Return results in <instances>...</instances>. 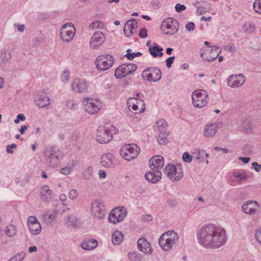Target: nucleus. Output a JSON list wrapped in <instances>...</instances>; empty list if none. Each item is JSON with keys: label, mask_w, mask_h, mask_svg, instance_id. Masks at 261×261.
<instances>
[{"label": "nucleus", "mask_w": 261, "mask_h": 261, "mask_svg": "<svg viewBox=\"0 0 261 261\" xmlns=\"http://www.w3.org/2000/svg\"><path fill=\"white\" fill-rule=\"evenodd\" d=\"M199 243L205 248L217 249L227 240L225 230L214 224H208L200 228L197 233Z\"/></svg>", "instance_id": "nucleus-1"}, {"label": "nucleus", "mask_w": 261, "mask_h": 261, "mask_svg": "<svg viewBox=\"0 0 261 261\" xmlns=\"http://www.w3.org/2000/svg\"><path fill=\"white\" fill-rule=\"evenodd\" d=\"M46 163L50 167H56L62 158L61 151L56 146L47 147L44 152Z\"/></svg>", "instance_id": "nucleus-2"}, {"label": "nucleus", "mask_w": 261, "mask_h": 261, "mask_svg": "<svg viewBox=\"0 0 261 261\" xmlns=\"http://www.w3.org/2000/svg\"><path fill=\"white\" fill-rule=\"evenodd\" d=\"M177 233L174 230H169L162 234L159 240L160 247L165 251L170 250L178 240Z\"/></svg>", "instance_id": "nucleus-3"}, {"label": "nucleus", "mask_w": 261, "mask_h": 261, "mask_svg": "<svg viewBox=\"0 0 261 261\" xmlns=\"http://www.w3.org/2000/svg\"><path fill=\"white\" fill-rule=\"evenodd\" d=\"M116 132L113 125H107L99 127L97 130L96 139L101 144L109 143L113 138V134Z\"/></svg>", "instance_id": "nucleus-4"}, {"label": "nucleus", "mask_w": 261, "mask_h": 261, "mask_svg": "<svg viewBox=\"0 0 261 261\" xmlns=\"http://www.w3.org/2000/svg\"><path fill=\"white\" fill-rule=\"evenodd\" d=\"M140 150V148L137 145L129 144L123 146L121 148L119 153L124 159L129 161L138 156Z\"/></svg>", "instance_id": "nucleus-5"}, {"label": "nucleus", "mask_w": 261, "mask_h": 261, "mask_svg": "<svg viewBox=\"0 0 261 261\" xmlns=\"http://www.w3.org/2000/svg\"><path fill=\"white\" fill-rule=\"evenodd\" d=\"M178 21L172 18H168L163 20L161 24V30L166 35L175 34L178 30Z\"/></svg>", "instance_id": "nucleus-6"}, {"label": "nucleus", "mask_w": 261, "mask_h": 261, "mask_svg": "<svg viewBox=\"0 0 261 261\" xmlns=\"http://www.w3.org/2000/svg\"><path fill=\"white\" fill-rule=\"evenodd\" d=\"M165 173L172 181H177L183 176V172L180 165L168 164L166 166Z\"/></svg>", "instance_id": "nucleus-7"}, {"label": "nucleus", "mask_w": 261, "mask_h": 261, "mask_svg": "<svg viewBox=\"0 0 261 261\" xmlns=\"http://www.w3.org/2000/svg\"><path fill=\"white\" fill-rule=\"evenodd\" d=\"M82 103L85 110L92 115L97 113L102 107L100 101L92 98H84Z\"/></svg>", "instance_id": "nucleus-8"}, {"label": "nucleus", "mask_w": 261, "mask_h": 261, "mask_svg": "<svg viewBox=\"0 0 261 261\" xmlns=\"http://www.w3.org/2000/svg\"><path fill=\"white\" fill-rule=\"evenodd\" d=\"M142 77L149 82H156L162 78V72L160 69L154 67L147 68L143 70Z\"/></svg>", "instance_id": "nucleus-9"}, {"label": "nucleus", "mask_w": 261, "mask_h": 261, "mask_svg": "<svg viewBox=\"0 0 261 261\" xmlns=\"http://www.w3.org/2000/svg\"><path fill=\"white\" fill-rule=\"evenodd\" d=\"M75 33V29L72 22H67L64 24L61 28L60 36L61 39L64 41L69 42L73 38Z\"/></svg>", "instance_id": "nucleus-10"}, {"label": "nucleus", "mask_w": 261, "mask_h": 261, "mask_svg": "<svg viewBox=\"0 0 261 261\" xmlns=\"http://www.w3.org/2000/svg\"><path fill=\"white\" fill-rule=\"evenodd\" d=\"M207 96L206 91L202 90L194 91L192 95L193 105L197 108L203 107L207 103L206 98Z\"/></svg>", "instance_id": "nucleus-11"}, {"label": "nucleus", "mask_w": 261, "mask_h": 261, "mask_svg": "<svg viewBox=\"0 0 261 261\" xmlns=\"http://www.w3.org/2000/svg\"><path fill=\"white\" fill-rule=\"evenodd\" d=\"M113 63L114 58L110 55L99 56L95 61L96 67L102 71L109 69Z\"/></svg>", "instance_id": "nucleus-12"}, {"label": "nucleus", "mask_w": 261, "mask_h": 261, "mask_svg": "<svg viewBox=\"0 0 261 261\" xmlns=\"http://www.w3.org/2000/svg\"><path fill=\"white\" fill-rule=\"evenodd\" d=\"M127 212L124 207H118L114 208L109 215V221L116 224L122 221L126 217Z\"/></svg>", "instance_id": "nucleus-13"}, {"label": "nucleus", "mask_w": 261, "mask_h": 261, "mask_svg": "<svg viewBox=\"0 0 261 261\" xmlns=\"http://www.w3.org/2000/svg\"><path fill=\"white\" fill-rule=\"evenodd\" d=\"M106 203L102 200L94 201L91 203V212L96 218L102 219L105 215Z\"/></svg>", "instance_id": "nucleus-14"}, {"label": "nucleus", "mask_w": 261, "mask_h": 261, "mask_svg": "<svg viewBox=\"0 0 261 261\" xmlns=\"http://www.w3.org/2000/svg\"><path fill=\"white\" fill-rule=\"evenodd\" d=\"M137 68V66L134 64H123L116 68L115 76L117 79H121L133 72Z\"/></svg>", "instance_id": "nucleus-15"}, {"label": "nucleus", "mask_w": 261, "mask_h": 261, "mask_svg": "<svg viewBox=\"0 0 261 261\" xmlns=\"http://www.w3.org/2000/svg\"><path fill=\"white\" fill-rule=\"evenodd\" d=\"M245 81V76L243 74H239L230 75L227 80V83L230 87L236 88L243 85Z\"/></svg>", "instance_id": "nucleus-16"}, {"label": "nucleus", "mask_w": 261, "mask_h": 261, "mask_svg": "<svg viewBox=\"0 0 261 261\" xmlns=\"http://www.w3.org/2000/svg\"><path fill=\"white\" fill-rule=\"evenodd\" d=\"M100 162L106 168H114L119 164L116 158L110 153L102 155L100 158Z\"/></svg>", "instance_id": "nucleus-17"}, {"label": "nucleus", "mask_w": 261, "mask_h": 261, "mask_svg": "<svg viewBox=\"0 0 261 261\" xmlns=\"http://www.w3.org/2000/svg\"><path fill=\"white\" fill-rule=\"evenodd\" d=\"M260 206L256 201L250 200L246 202L242 206L243 211L248 214L254 215L259 210Z\"/></svg>", "instance_id": "nucleus-18"}, {"label": "nucleus", "mask_w": 261, "mask_h": 261, "mask_svg": "<svg viewBox=\"0 0 261 261\" xmlns=\"http://www.w3.org/2000/svg\"><path fill=\"white\" fill-rule=\"evenodd\" d=\"M137 28L138 23L135 19H132L127 21L123 28V32L125 36L129 37L131 35L135 34Z\"/></svg>", "instance_id": "nucleus-19"}, {"label": "nucleus", "mask_w": 261, "mask_h": 261, "mask_svg": "<svg viewBox=\"0 0 261 261\" xmlns=\"http://www.w3.org/2000/svg\"><path fill=\"white\" fill-rule=\"evenodd\" d=\"M105 36L103 33L96 32L92 36L90 45L92 48H96L101 45L105 41Z\"/></svg>", "instance_id": "nucleus-20"}, {"label": "nucleus", "mask_w": 261, "mask_h": 261, "mask_svg": "<svg viewBox=\"0 0 261 261\" xmlns=\"http://www.w3.org/2000/svg\"><path fill=\"white\" fill-rule=\"evenodd\" d=\"M72 90L76 92L82 93L87 90V83L83 80L75 79L71 84Z\"/></svg>", "instance_id": "nucleus-21"}, {"label": "nucleus", "mask_w": 261, "mask_h": 261, "mask_svg": "<svg viewBox=\"0 0 261 261\" xmlns=\"http://www.w3.org/2000/svg\"><path fill=\"white\" fill-rule=\"evenodd\" d=\"M164 165V158L160 155L152 156L149 160V166L152 170H159Z\"/></svg>", "instance_id": "nucleus-22"}, {"label": "nucleus", "mask_w": 261, "mask_h": 261, "mask_svg": "<svg viewBox=\"0 0 261 261\" xmlns=\"http://www.w3.org/2000/svg\"><path fill=\"white\" fill-rule=\"evenodd\" d=\"M145 177L148 181L156 183L161 180L162 173L159 170H153L146 173Z\"/></svg>", "instance_id": "nucleus-23"}, {"label": "nucleus", "mask_w": 261, "mask_h": 261, "mask_svg": "<svg viewBox=\"0 0 261 261\" xmlns=\"http://www.w3.org/2000/svg\"><path fill=\"white\" fill-rule=\"evenodd\" d=\"M221 49L220 47L217 46H213L212 48L210 49V52L214 53V55L205 56L206 54H204L203 52H202V50H201L200 56L203 59V60L209 62L213 61L218 57V55L221 53Z\"/></svg>", "instance_id": "nucleus-24"}, {"label": "nucleus", "mask_w": 261, "mask_h": 261, "mask_svg": "<svg viewBox=\"0 0 261 261\" xmlns=\"http://www.w3.org/2000/svg\"><path fill=\"white\" fill-rule=\"evenodd\" d=\"M137 246L139 250L145 253L150 254L152 253L150 244L145 238L140 239L137 242Z\"/></svg>", "instance_id": "nucleus-25"}, {"label": "nucleus", "mask_w": 261, "mask_h": 261, "mask_svg": "<svg viewBox=\"0 0 261 261\" xmlns=\"http://www.w3.org/2000/svg\"><path fill=\"white\" fill-rule=\"evenodd\" d=\"M217 132V125L216 123L207 124L205 127L203 136L205 137H213Z\"/></svg>", "instance_id": "nucleus-26"}, {"label": "nucleus", "mask_w": 261, "mask_h": 261, "mask_svg": "<svg viewBox=\"0 0 261 261\" xmlns=\"http://www.w3.org/2000/svg\"><path fill=\"white\" fill-rule=\"evenodd\" d=\"M163 48L159 46L156 43H154L152 46H149L148 48L149 53L154 58L162 57L163 55Z\"/></svg>", "instance_id": "nucleus-27"}, {"label": "nucleus", "mask_w": 261, "mask_h": 261, "mask_svg": "<svg viewBox=\"0 0 261 261\" xmlns=\"http://www.w3.org/2000/svg\"><path fill=\"white\" fill-rule=\"evenodd\" d=\"M98 245V242L95 240H86L81 244L82 248L86 250H90L95 248Z\"/></svg>", "instance_id": "nucleus-28"}, {"label": "nucleus", "mask_w": 261, "mask_h": 261, "mask_svg": "<svg viewBox=\"0 0 261 261\" xmlns=\"http://www.w3.org/2000/svg\"><path fill=\"white\" fill-rule=\"evenodd\" d=\"M142 104L143 106L145 105L144 101L141 99H138L136 98L130 97L128 99L127 105L128 107H130L132 105V108L133 110L136 111L138 109V105Z\"/></svg>", "instance_id": "nucleus-29"}, {"label": "nucleus", "mask_w": 261, "mask_h": 261, "mask_svg": "<svg viewBox=\"0 0 261 261\" xmlns=\"http://www.w3.org/2000/svg\"><path fill=\"white\" fill-rule=\"evenodd\" d=\"M49 98L46 96L45 94L40 95V97L37 98V106L39 108H44L49 106Z\"/></svg>", "instance_id": "nucleus-30"}, {"label": "nucleus", "mask_w": 261, "mask_h": 261, "mask_svg": "<svg viewBox=\"0 0 261 261\" xmlns=\"http://www.w3.org/2000/svg\"><path fill=\"white\" fill-rule=\"evenodd\" d=\"M242 28L243 31L248 34L253 33L256 30V27L254 23L250 21L246 22L243 24Z\"/></svg>", "instance_id": "nucleus-31"}, {"label": "nucleus", "mask_w": 261, "mask_h": 261, "mask_svg": "<svg viewBox=\"0 0 261 261\" xmlns=\"http://www.w3.org/2000/svg\"><path fill=\"white\" fill-rule=\"evenodd\" d=\"M123 240V234L120 231H115L112 235V241L114 245L119 244Z\"/></svg>", "instance_id": "nucleus-32"}, {"label": "nucleus", "mask_w": 261, "mask_h": 261, "mask_svg": "<svg viewBox=\"0 0 261 261\" xmlns=\"http://www.w3.org/2000/svg\"><path fill=\"white\" fill-rule=\"evenodd\" d=\"M5 232L8 237H13L17 233L16 227L13 224H9L6 227Z\"/></svg>", "instance_id": "nucleus-33"}, {"label": "nucleus", "mask_w": 261, "mask_h": 261, "mask_svg": "<svg viewBox=\"0 0 261 261\" xmlns=\"http://www.w3.org/2000/svg\"><path fill=\"white\" fill-rule=\"evenodd\" d=\"M158 132L159 133L157 139L158 143L161 145L165 144L167 141V135L166 133L165 130H160V129H159Z\"/></svg>", "instance_id": "nucleus-34"}, {"label": "nucleus", "mask_w": 261, "mask_h": 261, "mask_svg": "<svg viewBox=\"0 0 261 261\" xmlns=\"http://www.w3.org/2000/svg\"><path fill=\"white\" fill-rule=\"evenodd\" d=\"M30 232L34 235L38 234L41 231V226L40 223H36L33 225L28 226Z\"/></svg>", "instance_id": "nucleus-35"}, {"label": "nucleus", "mask_w": 261, "mask_h": 261, "mask_svg": "<svg viewBox=\"0 0 261 261\" xmlns=\"http://www.w3.org/2000/svg\"><path fill=\"white\" fill-rule=\"evenodd\" d=\"M66 223L68 226L73 228L77 227L80 224L79 219L73 216H69Z\"/></svg>", "instance_id": "nucleus-36"}, {"label": "nucleus", "mask_w": 261, "mask_h": 261, "mask_svg": "<svg viewBox=\"0 0 261 261\" xmlns=\"http://www.w3.org/2000/svg\"><path fill=\"white\" fill-rule=\"evenodd\" d=\"M11 57L10 52H7L6 50H3L0 55V60L3 63H7L10 61Z\"/></svg>", "instance_id": "nucleus-37"}, {"label": "nucleus", "mask_w": 261, "mask_h": 261, "mask_svg": "<svg viewBox=\"0 0 261 261\" xmlns=\"http://www.w3.org/2000/svg\"><path fill=\"white\" fill-rule=\"evenodd\" d=\"M233 180L238 181L245 180L248 178V176L244 172H236L233 173Z\"/></svg>", "instance_id": "nucleus-38"}, {"label": "nucleus", "mask_w": 261, "mask_h": 261, "mask_svg": "<svg viewBox=\"0 0 261 261\" xmlns=\"http://www.w3.org/2000/svg\"><path fill=\"white\" fill-rule=\"evenodd\" d=\"M195 154L196 155L195 156L194 160H198L200 162L204 161V156L207 158L209 156L208 154L206 153L204 150H198Z\"/></svg>", "instance_id": "nucleus-39"}, {"label": "nucleus", "mask_w": 261, "mask_h": 261, "mask_svg": "<svg viewBox=\"0 0 261 261\" xmlns=\"http://www.w3.org/2000/svg\"><path fill=\"white\" fill-rule=\"evenodd\" d=\"M83 175L85 179L89 180L93 177V168L87 167L83 172Z\"/></svg>", "instance_id": "nucleus-40"}, {"label": "nucleus", "mask_w": 261, "mask_h": 261, "mask_svg": "<svg viewBox=\"0 0 261 261\" xmlns=\"http://www.w3.org/2000/svg\"><path fill=\"white\" fill-rule=\"evenodd\" d=\"M25 256L24 252H20L12 257L8 261H22Z\"/></svg>", "instance_id": "nucleus-41"}, {"label": "nucleus", "mask_w": 261, "mask_h": 261, "mask_svg": "<svg viewBox=\"0 0 261 261\" xmlns=\"http://www.w3.org/2000/svg\"><path fill=\"white\" fill-rule=\"evenodd\" d=\"M89 27L92 29H103L105 27V23L100 21H96L91 23Z\"/></svg>", "instance_id": "nucleus-42"}, {"label": "nucleus", "mask_w": 261, "mask_h": 261, "mask_svg": "<svg viewBox=\"0 0 261 261\" xmlns=\"http://www.w3.org/2000/svg\"><path fill=\"white\" fill-rule=\"evenodd\" d=\"M126 52L127 54L125 55V57L129 60H132L135 57H139L142 55L140 52L131 53L132 50L130 49H128Z\"/></svg>", "instance_id": "nucleus-43"}, {"label": "nucleus", "mask_w": 261, "mask_h": 261, "mask_svg": "<svg viewBox=\"0 0 261 261\" xmlns=\"http://www.w3.org/2000/svg\"><path fill=\"white\" fill-rule=\"evenodd\" d=\"M156 126L159 127L160 130H165L167 126V123L164 119H160L156 121Z\"/></svg>", "instance_id": "nucleus-44"}, {"label": "nucleus", "mask_w": 261, "mask_h": 261, "mask_svg": "<svg viewBox=\"0 0 261 261\" xmlns=\"http://www.w3.org/2000/svg\"><path fill=\"white\" fill-rule=\"evenodd\" d=\"M182 158L185 162L189 163L192 161L193 158L195 159V155H191L188 152H185L182 154Z\"/></svg>", "instance_id": "nucleus-45"}, {"label": "nucleus", "mask_w": 261, "mask_h": 261, "mask_svg": "<svg viewBox=\"0 0 261 261\" xmlns=\"http://www.w3.org/2000/svg\"><path fill=\"white\" fill-rule=\"evenodd\" d=\"M254 11L259 14H261V0H256L253 5Z\"/></svg>", "instance_id": "nucleus-46"}, {"label": "nucleus", "mask_w": 261, "mask_h": 261, "mask_svg": "<svg viewBox=\"0 0 261 261\" xmlns=\"http://www.w3.org/2000/svg\"><path fill=\"white\" fill-rule=\"evenodd\" d=\"M40 193L42 196H44L45 194L47 195H51L53 194V191L48 186H43L41 189Z\"/></svg>", "instance_id": "nucleus-47"}, {"label": "nucleus", "mask_w": 261, "mask_h": 261, "mask_svg": "<svg viewBox=\"0 0 261 261\" xmlns=\"http://www.w3.org/2000/svg\"><path fill=\"white\" fill-rule=\"evenodd\" d=\"M57 201V204H56V206H60L61 205H67L68 203L66 202L67 201L66 197H59V200H56Z\"/></svg>", "instance_id": "nucleus-48"}, {"label": "nucleus", "mask_w": 261, "mask_h": 261, "mask_svg": "<svg viewBox=\"0 0 261 261\" xmlns=\"http://www.w3.org/2000/svg\"><path fill=\"white\" fill-rule=\"evenodd\" d=\"M73 168V165H71L70 166H66L64 168H62L60 172L62 174L67 175L70 174Z\"/></svg>", "instance_id": "nucleus-49"}, {"label": "nucleus", "mask_w": 261, "mask_h": 261, "mask_svg": "<svg viewBox=\"0 0 261 261\" xmlns=\"http://www.w3.org/2000/svg\"><path fill=\"white\" fill-rule=\"evenodd\" d=\"M36 223H39V222L38 221L37 219L35 216H30L28 219V225H33Z\"/></svg>", "instance_id": "nucleus-50"}, {"label": "nucleus", "mask_w": 261, "mask_h": 261, "mask_svg": "<svg viewBox=\"0 0 261 261\" xmlns=\"http://www.w3.org/2000/svg\"><path fill=\"white\" fill-rule=\"evenodd\" d=\"M62 82L67 83L69 80V73L67 71H64L61 76Z\"/></svg>", "instance_id": "nucleus-51"}, {"label": "nucleus", "mask_w": 261, "mask_h": 261, "mask_svg": "<svg viewBox=\"0 0 261 261\" xmlns=\"http://www.w3.org/2000/svg\"><path fill=\"white\" fill-rule=\"evenodd\" d=\"M175 9L177 13H181L186 9V7L184 5L177 4L175 6Z\"/></svg>", "instance_id": "nucleus-52"}, {"label": "nucleus", "mask_w": 261, "mask_h": 261, "mask_svg": "<svg viewBox=\"0 0 261 261\" xmlns=\"http://www.w3.org/2000/svg\"><path fill=\"white\" fill-rule=\"evenodd\" d=\"M175 59V56H172L166 60V66L167 68H169L171 67L172 63H173V61Z\"/></svg>", "instance_id": "nucleus-53"}, {"label": "nucleus", "mask_w": 261, "mask_h": 261, "mask_svg": "<svg viewBox=\"0 0 261 261\" xmlns=\"http://www.w3.org/2000/svg\"><path fill=\"white\" fill-rule=\"evenodd\" d=\"M41 217L43 221L49 224L50 223V219L49 218V215L48 213H45L44 214L41 215Z\"/></svg>", "instance_id": "nucleus-54"}, {"label": "nucleus", "mask_w": 261, "mask_h": 261, "mask_svg": "<svg viewBox=\"0 0 261 261\" xmlns=\"http://www.w3.org/2000/svg\"><path fill=\"white\" fill-rule=\"evenodd\" d=\"M58 214V211H55L51 213L48 214L49 218L50 219V223L53 222L56 218V217Z\"/></svg>", "instance_id": "nucleus-55"}, {"label": "nucleus", "mask_w": 261, "mask_h": 261, "mask_svg": "<svg viewBox=\"0 0 261 261\" xmlns=\"http://www.w3.org/2000/svg\"><path fill=\"white\" fill-rule=\"evenodd\" d=\"M17 146L15 144H12L11 145H8L7 146L6 151L8 153H13V150L12 149L16 148Z\"/></svg>", "instance_id": "nucleus-56"}, {"label": "nucleus", "mask_w": 261, "mask_h": 261, "mask_svg": "<svg viewBox=\"0 0 261 261\" xmlns=\"http://www.w3.org/2000/svg\"><path fill=\"white\" fill-rule=\"evenodd\" d=\"M197 12L199 13L200 14L203 15L205 14L207 11V8H204V7L197 6Z\"/></svg>", "instance_id": "nucleus-57"}, {"label": "nucleus", "mask_w": 261, "mask_h": 261, "mask_svg": "<svg viewBox=\"0 0 261 261\" xmlns=\"http://www.w3.org/2000/svg\"><path fill=\"white\" fill-rule=\"evenodd\" d=\"M14 27H16L18 31L21 33H22L25 29V25L24 24L14 23Z\"/></svg>", "instance_id": "nucleus-58"}, {"label": "nucleus", "mask_w": 261, "mask_h": 261, "mask_svg": "<svg viewBox=\"0 0 261 261\" xmlns=\"http://www.w3.org/2000/svg\"><path fill=\"white\" fill-rule=\"evenodd\" d=\"M186 29L189 31H192L195 29V24L193 22H189L186 25Z\"/></svg>", "instance_id": "nucleus-59"}, {"label": "nucleus", "mask_w": 261, "mask_h": 261, "mask_svg": "<svg viewBox=\"0 0 261 261\" xmlns=\"http://www.w3.org/2000/svg\"><path fill=\"white\" fill-rule=\"evenodd\" d=\"M147 29L145 28L142 29L140 30V33H139L140 37L143 38L147 37Z\"/></svg>", "instance_id": "nucleus-60"}, {"label": "nucleus", "mask_w": 261, "mask_h": 261, "mask_svg": "<svg viewBox=\"0 0 261 261\" xmlns=\"http://www.w3.org/2000/svg\"><path fill=\"white\" fill-rule=\"evenodd\" d=\"M252 166L257 172H259L261 170V165L258 164L257 162H253L252 163Z\"/></svg>", "instance_id": "nucleus-61"}, {"label": "nucleus", "mask_w": 261, "mask_h": 261, "mask_svg": "<svg viewBox=\"0 0 261 261\" xmlns=\"http://www.w3.org/2000/svg\"><path fill=\"white\" fill-rule=\"evenodd\" d=\"M251 147L250 145H247L243 147V150L245 154H249L251 152Z\"/></svg>", "instance_id": "nucleus-62"}, {"label": "nucleus", "mask_w": 261, "mask_h": 261, "mask_svg": "<svg viewBox=\"0 0 261 261\" xmlns=\"http://www.w3.org/2000/svg\"><path fill=\"white\" fill-rule=\"evenodd\" d=\"M255 238H256L257 241L258 243H261V228H259L256 232Z\"/></svg>", "instance_id": "nucleus-63"}, {"label": "nucleus", "mask_w": 261, "mask_h": 261, "mask_svg": "<svg viewBox=\"0 0 261 261\" xmlns=\"http://www.w3.org/2000/svg\"><path fill=\"white\" fill-rule=\"evenodd\" d=\"M66 106L70 109H73L74 107V102L72 100H68L66 102Z\"/></svg>", "instance_id": "nucleus-64"}]
</instances>
